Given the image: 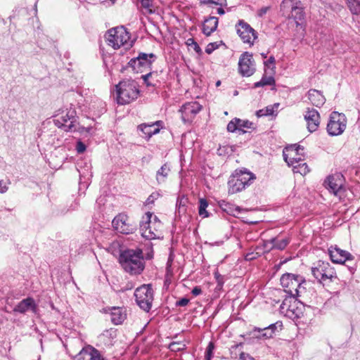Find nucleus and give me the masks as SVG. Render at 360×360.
I'll return each instance as SVG.
<instances>
[{"mask_svg":"<svg viewBox=\"0 0 360 360\" xmlns=\"http://www.w3.org/2000/svg\"><path fill=\"white\" fill-rule=\"evenodd\" d=\"M120 263L124 270L131 274H140L145 268L143 252L141 249H128L121 252Z\"/></svg>","mask_w":360,"mask_h":360,"instance_id":"obj_1","label":"nucleus"},{"mask_svg":"<svg viewBox=\"0 0 360 360\" xmlns=\"http://www.w3.org/2000/svg\"><path fill=\"white\" fill-rule=\"evenodd\" d=\"M281 285L289 298L297 300L305 291L302 285L305 281L302 276L294 274L286 273L280 279Z\"/></svg>","mask_w":360,"mask_h":360,"instance_id":"obj_2","label":"nucleus"},{"mask_svg":"<svg viewBox=\"0 0 360 360\" xmlns=\"http://www.w3.org/2000/svg\"><path fill=\"white\" fill-rule=\"evenodd\" d=\"M116 100L120 105L129 104L136 100L139 94L138 84L134 80L127 79L115 86Z\"/></svg>","mask_w":360,"mask_h":360,"instance_id":"obj_3","label":"nucleus"},{"mask_svg":"<svg viewBox=\"0 0 360 360\" xmlns=\"http://www.w3.org/2000/svg\"><path fill=\"white\" fill-rule=\"evenodd\" d=\"M162 224L156 216L148 212L142 217L140 222L141 236L147 240H153L160 237Z\"/></svg>","mask_w":360,"mask_h":360,"instance_id":"obj_4","label":"nucleus"},{"mask_svg":"<svg viewBox=\"0 0 360 360\" xmlns=\"http://www.w3.org/2000/svg\"><path fill=\"white\" fill-rule=\"evenodd\" d=\"M254 179H255V176L250 172L236 171L228 181L229 193L234 194L243 191L246 186H250Z\"/></svg>","mask_w":360,"mask_h":360,"instance_id":"obj_5","label":"nucleus"},{"mask_svg":"<svg viewBox=\"0 0 360 360\" xmlns=\"http://www.w3.org/2000/svg\"><path fill=\"white\" fill-rule=\"evenodd\" d=\"M105 38L108 45L115 49H119L124 45L128 46H131V44L129 43L130 39L129 33L123 26L109 30L105 34Z\"/></svg>","mask_w":360,"mask_h":360,"instance_id":"obj_6","label":"nucleus"},{"mask_svg":"<svg viewBox=\"0 0 360 360\" xmlns=\"http://www.w3.org/2000/svg\"><path fill=\"white\" fill-rule=\"evenodd\" d=\"M137 304L145 311H149L153 300V291L150 284L137 288L134 292Z\"/></svg>","mask_w":360,"mask_h":360,"instance_id":"obj_7","label":"nucleus"},{"mask_svg":"<svg viewBox=\"0 0 360 360\" xmlns=\"http://www.w3.org/2000/svg\"><path fill=\"white\" fill-rule=\"evenodd\" d=\"M53 121L58 127L65 131L76 130L77 118L76 112L74 109H67L65 112L63 111L60 115H56Z\"/></svg>","mask_w":360,"mask_h":360,"instance_id":"obj_8","label":"nucleus"},{"mask_svg":"<svg viewBox=\"0 0 360 360\" xmlns=\"http://www.w3.org/2000/svg\"><path fill=\"white\" fill-rule=\"evenodd\" d=\"M311 274L319 282L332 281L336 278V273L330 264L321 260L311 267Z\"/></svg>","mask_w":360,"mask_h":360,"instance_id":"obj_9","label":"nucleus"},{"mask_svg":"<svg viewBox=\"0 0 360 360\" xmlns=\"http://www.w3.org/2000/svg\"><path fill=\"white\" fill-rule=\"evenodd\" d=\"M346 119L343 114L333 112L329 117L327 124V131L330 136H338L343 133L346 129Z\"/></svg>","mask_w":360,"mask_h":360,"instance_id":"obj_10","label":"nucleus"},{"mask_svg":"<svg viewBox=\"0 0 360 360\" xmlns=\"http://www.w3.org/2000/svg\"><path fill=\"white\" fill-rule=\"evenodd\" d=\"M155 58L153 53H140L137 57L131 58L128 64L134 71L143 72L150 68Z\"/></svg>","mask_w":360,"mask_h":360,"instance_id":"obj_11","label":"nucleus"},{"mask_svg":"<svg viewBox=\"0 0 360 360\" xmlns=\"http://www.w3.org/2000/svg\"><path fill=\"white\" fill-rule=\"evenodd\" d=\"M324 185L335 196L341 198L344 194L343 176L340 173L328 176L324 181Z\"/></svg>","mask_w":360,"mask_h":360,"instance_id":"obj_12","label":"nucleus"},{"mask_svg":"<svg viewBox=\"0 0 360 360\" xmlns=\"http://www.w3.org/2000/svg\"><path fill=\"white\" fill-rule=\"evenodd\" d=\"M112 224L115 231L122 234L132 233L136 229V226L130 223L129 217L123 214L117 215Z\"/></svg>","mask_w":360,"mask_h":360,"instance_id":"obj_13","label":"nucleus"},{"mask_svg":"<svg viewBox=\"0 0 360 360\" xmlns=\"http://www.w3.org/2000/svg\"><path fill=\"white\" fill-rule=\"evenodd\" d=\"M239 72L244 77L252 75L255 71L252 55L248 52L243 53L238 62Z\"/></svg>","mask_w":360,"mask_h":360,"instance_id":"obj_14","label":"nucleus"},{"mask_svg":"<svg viewBox=\"0 0 360 360\" xmlns=\"http://www.w3.org/2000/svg\"><path fill=\"white\" fill-rule=\"evenodd\" d=\"M202 106L198 102H188L183 105L179 110L181 120L186 123L191 122L193 117L201 110Z\"/></svg>","mask_w":360,"mask_h":360,"instance_id":"obj_15","label":"nucleus"},{"mask_svg":"<svg viewBox=\"0 0 360 360\" xmlns=\"http://www.w3.org/2000/svg\"><path fill=\"white\" fill-rule=\"evenodd\" d=\"M236 31L244 43L252 44L253 40L257 38L255 30L243 20L239 21L236 25Z\"/></svg>","mask_w":360,"mask_h":360,"instance_id":"obj_16","label":"nucleus"},{"mask_svg":"<svg viewBox=\"0 0 360 360\" xmlns=\"http://www.w3.org/2000/svg\"><path fill=\"white\" fill-rule=\"evenodd\" d=\"M304 117L307 122V127L309 131H316L320 124V115L319 112L314 108H307L304 115Z\"/></svg>","mask_w":360,"mask_h":360,"instance_id":"obj_17","label":"nucleus"},{"mask_svg":"<svg viewBox=\"0 0 360 360\" xmlns=\"http://www.w3.org/2000/svg\"><path fill=\"white\" fill-rule=\"evenodd\" d=\"M289 243V240L287 238L274 237L269 240L264 241V249L269 252L272 250H283Z\"/></svg>","mask_w":360,"mask_h":360,"instance_id":"obj_18","label":"nucleus"},{"mask_svg":"<svg viewBox=\"0 0 360 360\" xmlns=\"http://www.w3.org/2000/svg\"><path fill=\"white\" fill-rule=\"evenodd\" d=\"M328 251L330 257L333 263L343 264L345 261L353 259L352 255L349 252L336 247H331Z\"/></svg>","mask_w":360,"mask_h":360,"instance_id":"obj_19","label":"nucleus"},{"mask_svg":"<svg viewBox=\"0 0 360 360\" xmlns=\"http://www.w3.org/2000/svg\"><path fill=\"white\" fill-rule=\"evenodd\" d=\"M281 6L282 7H285V6L290 7L291 13H292L291 17L294 19L296 25L299 26L302 24V22L304 18V13L302 11V8H300L297 6H294L292 4V0L283 1Z\"/></svg>","mask_w":360,"mask_h":360,"instance_id":"obj_20","label":"nucleus"},{"mask_svg":"<svg viewBox=\"0 0 360 360\" xmlns=\"http://www.w3.org/2000/svg\"><path fill=\"white\" fill-rule=\"evenodd\" d=\"M29 310H31L33 313H37V304L32 297L23 299L13 309L14 311L20 314H24Z\"/></svg>","mask_w":360,"mask_h":360,"instance_id":"obj_21","label":"nucleus"},{"mask_svg":"<svg viewBox=\"0 0 360 360\" xmlns=\"http://www.w3.org/2000/svg\"><path fill=\"white\" fill-rule=\"evenodd\" d=\"M161 123V121H157L151 124H142L139 126V129L143 134V137L148 140L153 135L159 133V126Z\"/></svg>","mask_w":360,"mask_h":360,"instance_id":"obj_22","label":"nucleus"},{"mask_svg":"<svg viewBox=\"0 0 360 360\" xmlns=\"http://www.w3.org/2000/svg\"><path fill=\"white\" fill-rule=\"evenodd\" d=\"M116 330L114 328L107 329L103 331L98 337L100 345L105 347H111L113 345L114 340L116 338Z\"/></svg>","mask_w":360,"mask_h":360,"instance_id":"obj_23","label":"nucleus"},{"mask_svg":"<svg viewBox=\"0 0 360 360\" xmlns=\"http://www.w3.org/2000/svg\"><path fill=\"white\" fill-rule=\"evenodd\" d=\"M279 328L280 330H281L282 328V323L281 322H276L275 323L270 324L268 326H266L263 328H255L254 329V332H264V339H269L272 338L276 332L278 330V328Z\"/></svg>","mask_w":360,"mask_h":360,"instance_id":"obj_24","label":"nucleus"},{"mask_svg":"<svg viewBox=\"0 0 360 360\" xmlns=\"http://www.w3.org/2000/svg\"><path fill=\"white\" fill-rule=\"evenodd\" d=\"M218 22V18L214 16H210L205 19L202 25V32L207 36L210 35L216 30Z\"/></svg>","mask_w":360,"mask_h":360,"instance_id":"obj_25","label":"nucleus"},{"mask_svg":"<svg viewBox=\"0 0 360 360\" xmlns=\"http://www.w3.org/2000/svg\"><path fill=\"white\" fill-rule=\"evenodd\" d=\"M201 4H205L210 8H216V13L220 15L225 13L223 6L226 5V0H199Z\"/></svg>","mask_w":360,"mask_h":360,"instance_id":"obj_26","label":"nucleus"},{"mask_svg":"<svg viewBox=\"0 0 360 360\" xmlns=\"http://www.w3.org/2000/svg\"><path fill=\"white\" fill-rule=\"evenodd\" d=\"M308 98L311 103L316 107H321L325 103V97L321 91L316 89H310L308 91Z\"/></svg>","mask_w":360,"mask_h":360,"instance_id":"obj_27","label":"nucleus"},{"mask_svg":"<svg viewBox=\"0 0 360 360\" xmlns=\"http://www.w3.org/2000/svg\"><path fill=\"white\" fill-rule=\"evenodd\" d=\"M295 151L291 150L290 154H285L283 153V158L285 161L287 162V164L289 166H291L293 167V165H297L299 162H300L302 160L300 157H297L299 155V150L301 149L300 146H294ZM303 150V148H302Z\"/></svg>","mask_w":360,"mask_h":360,"instance_id":"obj_28","label":"nucleus"},{"mask_svg":"<svg viewBox=\"0 0 360 360\" xmlns=\"http://www.w3.org/2000/svg\"><path fill=\"white\" fill-rule=\"evenodd\" d=\"M110 319L115 325L121 324L126 319V314L120 307H112L110 309Z\"/></svg>","mask_w":360,"mask_h":360,"instance_id":"obj_29","label":"nucleus"},{"mask_svg":"<svg viewBox=\"0 0 360 360\" xmlns=\"http://www.w3.org/2000/svg\"><path fill=\"white\" fill-rule=\"evenodd\" d=\"M219 205L224 212L234 217L238 214L241 211V208L240 207L224 200L219 202Z\"/></svg>","mask_w":360,"mask_h":360,"instance_id":"obj_30","label":"nucleus"},{"mask_svg":"<svg viewBox=\"0 0 360 360\" xmlns=\"http://www.w3.org/2000/svg\"><path fill=\"white\" fill-rule=\"evenodd\" d=\"M95 348L89 346L83 348L75 356V360H94Z\"/></svg>","mask_w":360,"mask_h":360,"instance_id":"obj_31","label":"nucleus"},{"mask_svg":"<svg viewBox=\"0 0 360 360\" xmlns=\"http://www.w3.org/2000/svg\"><path fill=\"white\" fill-rule=\"evenodd\" d=\"M171 171L170 166L165 163L164 164L158 171L156 173V180L158 184L164 183L169 172Z\"/></svg>","mask_w":360,"mask_h":360,"instance_id":"obj_32","label":"nucleus"},{"mask_svg":"<svg viewBox=\"0 0 360 360\" xmlns=\"http://www.w3.org/2000/svg\"><path fill=\"white\" fill-rule=\"evenodd\" d=\"M292 171L294 173H299L304 176L309 172L310 169L307 164L302 160L297 165H293Z\"/></svg>","mask_w":360,"mask_h":360,"instance_id":"obj_33","label":"nucleus"},{"mask_svg":"<svg viewBox=\"0 0 360 360\" xmlns=\"http://www.w3.org/2000/svg\"><path fill=\"white\" fill-rule=\"evenodd\" d=\"M275 84V79L272 76L264 75L261 80L254 84V88H258L264 86H272Z\"/></svg>","mask_w":360,"mask_h":360,"instance_id":"obj_34","label":"nucleus"},{"mask_svg":"<svg viewBox=\"0 0 360 360\" xmlns=\"http://www.w3.org/2000/svg\"><path fill=\"white\" fill-rule=\"evenodd\" d=\"M255 129V124L253 122L249 120H240L238 118V131H241L243 134L247 132V129Z\"/></svg>","mask_w":360,"mask_h":360,"instance_id":"obj_35","label":"nucleus"},{"mask_svg":"<svg viewBox=\"0 0 360 360\" xmlns=\"http://www.w3.org/2000/svg\"><path fill=\"white\" fill-rule=\"evenodd\" d=\"M188 202V199L185 198L184 195L181 197H178L176 200V208L179 214H184L186 211V204Z\"/></svg>","mask_w":360,"mask_h":360,"instance_id":"obj_36","label":"nucleus"},{"mask_svg":"<svg viewBox=\"0 0 360 360\" xmlns=\"http://www.w3.org/2000/svg\"><path fill=\"white\" fill-rule=\"evenodd\" d=\"M278 104H275L274 105H269L265 108L259 110L256 112V115L258 117L271 115L274 111V107H278Z\"/></svg>","mask_w":360,"mask_h":360,"instance_id":"obj_37","label":"nucleus"},{"mask_svg":"<svg viewBox=\"0 0 360 360\" xmlns=\"http://www.w3.org/2000/svg\"><path fill=\"white\" fill-rule=\"evenodd\" d=\"M208 206V202L206 199L200 198L199 200V215L202 217H207L209 216L207 211L206 210Z\"/></svg>","mask_w":360,"mask_h":360,"instance_id":"obj_38","label":"nucleus"},{"mask_svg":"<svg viewBox=\"0 0 360 360\" xmlns=\"http://www.w3.org/2000/svg\"><path fill=\"white\" fill-rule=\"evenodd\" d=\"M186 348V345L182 342H172L169 345V349L172 352H179Z\"/></svg>","mask_w":360,"mask_h":360,"instance_id":"obj_39","label":"nucleus"},{"mask_svg":"<svg viewBox=\"0 0 360 360\" xmlns=\"http://www.w3.org/2000/svg\"><path fill=\"white\" fill-rule=\"evenodd\" d=\"M349 8L351 12L354 15L360 13V2L357 0L349 1Z\"/></svg>","mask_w":360,"mask_h":360,"instance_id":"obj_40","label":"nucleus"},{"mask_svg":"<svg viewBox=\"0 0 360 360\" xmlns=\"http://www.w3.org/2000/svg\"><path fill=\"white\" fill-rule=\"evenodd\" d=\"M227 130L229 132L238 131V118H234L227 124Z\"/></svg>","mask_w":360,"mask_h":360,"instance_id":"obj_41","label":"nucleus"},{"mask_svg":"<svg viewBox=\"0 0 360 360\" xmlns=\"http://www.w3.org/2000/svg\"><path fill=\"white\" fill-rule=\"evenodd\" d=\"M142 8H145L148 13H153V0H138Z\"/></svg>","mask_w":360,"mask_h":360,"instance_id":"obj_42","label":"nucleus"},{"mask_svg":"<svg viewBox=\"0 0 360 360\" xmlns=\"http://www.w3.org/2000/svg\"><path fill=\"white\" fill-rule=\"evenodd\" d=\"M186 44L188 46L192 47L196 53H201V49H200V46L198 45V44L197 42L195 41V40L193 39H192V38L188 39L187 40Z\"/></svg>","mask_w":360,"mask_h":360,"instance_id":"obj_43","label":"nucleus"},{"mask_svg":"<svg viewBox=\"0 0 360 360\" xmlns=\"http://www.w3.org/2000/svg\"><path fill=\"white\" fill-rule=\"evenodd\" d=\"M219 47L218 44H217V42H214V43H210L206 49H205V52L207 53V54H210L212 53L215 49H217V48Z\"/></svg>","mask_w":360,"mask_h":360,"instance_id":"obj_44","label":"nucleus"},{"mask_svg":"<svg viewBox=\"0 0 360 360\" xmlns=\"http://www.w3.org/2000/svg\"><path fill=\"white\" fill-rule=\"evenodd\" d=\"M76 150L78 153H83L86 150V146L82 141H78L76 146Z\"/></svg>","mask_w":360,"mask_h":360,"instance_id":"obj_45","label":"nucleus"},{"mask_svg":"<svg viewBox=\"0 0 360 360\" xmlns=\"http://www.w3.org/2000/svg\"><path fill=\"white\" fill-rule=\"evenodd\" d=\"M188 302L189 300L188 298L183 297L179 300L176 301L175 305L176 307H185L188 304Z\"/></svg>","mask_w":360,"mask_h":360,"instance_id":"obj_46","label":"nucleus"},{"mask_svg":"<svg viewBox=\"0 0 360 360\" xmlns=\"http://www.w3.org/2000/svg\"><path fill=\"white\" fill-rule=\"evenodd\" d=\"M214 348L213 344L210 342L207 348L206 351V358L207 360H210V356H212V349Z\"/></svg>","mask_w":360,"mask_h":360,"instance_id":"obj_47","label":"nucleus"},{"mask_svg":"<svg viewBox=\"0 0 360 360\" xmlns=\"http://www.w3.org/2000/svg\"><path fill=\"white\" fill-rule=\"evenodd\" d=\"M239 360H255V359L248 353L241 352L240 354Z\"/></svg>","mask_w":360,"mask_h":360,"instance_id":"obj_48","label":"nucleus"},{"mask_svg":"<svg viewBox=\"0 0 360 360\" xmlns=\"http://www.w3.org/2000/svg\"><path fill=\"white\" fill-rule=\"evenodd\" d=\"M94 360H108L105 358H104L100 353V352L95 348V350H94Z\"/></svg>","mask_w":360,"mask_h":360,"instance_id":"obj_49","label":"nucleus"},{"mask_svg":"<svg viewBox=\"0 0 360 360\" xmlns=\"http://www.w3.org/2000/svg\"><path fill=\"white\" fill-rule=\"evenodd\" d=\"M8 190V186L6 182L3 180L0 181V193H4L6 192Z\"/></svg>","mask_w":360,"mask_h":360,"instance_id":"obj_50","label":"nucleus"},{"mask_svg":"<svg viewBox=\"0 0 360 360\" xmlns=\"http://www.w3.org/2000/svg\"><path fill=\"white\" fill-rule=\"evenodd\" d=\"M194 296H198L202 293V290L199 286H195L191 291Z\"/></svg>","mask_w":360,"mask_h":360,"instance_id":"obj_51","label":"nucleus"},{"mask_svg":"<svg viewBox=\"0 0 360 360\" xmlns=\"http://www.w3.org/2000/svg\"><path fill=\"white\" fill-rule=\"evenodd\" d=\"M250 334L252 335L253 338H256L258 339H264V332L257 333V332H254V330H253L252 332L250 333Z\"/></svg>","mask_w":360,"mask_h":360,"instance_id":"obj_52","label":"nucleus"},{"mask_svg":"<svg viewBox=\"0 0 360 360\" xmlns=\"http://www.w3.org/2000/svg\"><path fill=\"white\" fill-rule=\"evenodd\" d=\"M269 9V7H263L258 11L257 15L259 17H262L265 15Z\"/></svg>","mask_w":360,"mask_h":360,"instance_id":"obj_53","label":"nucleus"},{"mask_svg":"<svg viewBox=\"0 0 360 360\" xmlns=\"http://www.w3.org/2000/svg\"><path fill=\"white\" fill-rule=\"evenodd\" d=\"M151 76V72L147 73L146 75H142V79H143L144 82L146 84L147 86L151 85L148 82V78Z\"/></svg>","mask_w":360,"mask_h":360,"instance_id":"obj_54","label":"nucleus"},{"mask_svg":"<svg viewBox=\"0 0 360 360\" xmlns=\"http://www.w3.org/2000/svg\"><path fill=\"white\" fill-rule=\"evenodd\" d=\"M275 62H276V60H275V58H274L273 56H270V57H269V58L266 61H265L264 63V65H265V66H268L269 64H275Z\"/></svg>","mask_w":360,"mask_h":360,"instance_id":"obj_55","label":"nucleus"},{"mask_svg":"<svg viewBox=\"0 0 360 360\" xmlns=\"http://www.w3.org/2000/svg\"><path fill=\"white\" fill-rule=\"evenodd\" d=\"M157 196H158V194L153 193L151 194L147 199V202L148 203L153 202L155 199H156Z\"/></svg>","mask_w":360,"mask_h":360,"instance_id":"obj_56","label":"nucleus"},{"mask_svg":"<svg viewBox=\"0 0 360 360\" xmlns=\"http://www.w3.org/2000/svg\"><path fill=\"white\" fill-rule=\"evenodd\" d=\"M134 288V285L131 283H128L124 288V290H130Z\"/></svg>","mask_w":360,"mask_h":360,"instance_id":"obj_57","label":"nucleus"},{"mask_svg":"<svg viewBox=\"0 0 360 360\" xmlns=\"http://www.w3.org/2000/svg\"><path fill=\"white\" fill-rule=\"evenodd\" d=\"M288 299L286 297V298L283 300V303H282V304H281V307H282V308H283V307H284L283 306H288Z\"/></svg>","mask_w":360,"mask_h":360,"instance_id":"obj_58","label":"nucleus"},{"mask_svg":"<svg viewBox=\"0 0 360 360\" xmlns=\"http://www.w3.org/2000/svg\"><path fill=\"white\" fill-rule=\"evenodd\" d=\"M252 253H250V254H248L246 256H245V259L246 260H251L252 259Z\"/></svg>","mask_w":360,"mask_h":360,"instance_id":"obj_59","label":"nucleus"},{"mask_svg":"<svg viewBox=\"0 0 360 360\" xmlns=\"http://www.w3.org/2000/svg\"><path fill=\"white\" fill-rule=\"evenodd\" d=\"M242 345H243V343H241V342H240V343H238V344L235 345L234 346H233V347H232V348H235V349H236V348H238V347H240V346H242Z\"/></svg>","mask_w":360,"mask_h":360,"instance_id":"obj_60","label":"nucleus"},{"mask_svg":"<svg viewBox=\"0 0 360 360\" xmlns=\"http://www.w3.org/2000/svg\"><path fill=\"white\" fill-rule=\"evenodd\" d=\"M261 56H262L263 58H266L267 57V53H261Z\"/></svg>","mask_w":360,"mask_h":360,"instance_id":"obj_61","label":"nucleus"},{"mask_svg":"<svg viewBox=\"0 0 360 360\" xmlns=\"http://www.w3.org/2000/svg\"><path fill=\"white\" fill-rule=\"evenodd\" d=\"M220 84H221V82H220V81H218V82H217L216 85H217V86H219V85H220Z\"/></svg>","mask_w":360,"mask_h":360,"instance_id":"obj_62","label":"nucleus"}]
</instances>
